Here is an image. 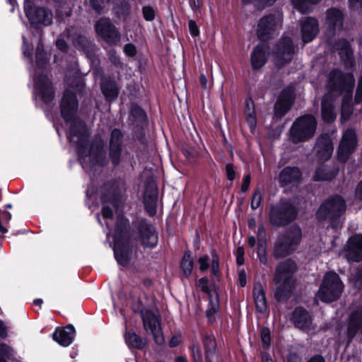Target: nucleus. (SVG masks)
<instances>
[{"label":"nucleus","instance_id":"obj_1","mask_svg":"<svg viewBox=\"0 0 362 362\" xmlns=\"http://www.w3.org/2000/svg\"><path fill=\"white\" fill-rule=\"evenodd\" d=\"M60 115L66 124H70L69 129L67 134V139L72 141L76 136H79L78 144L83 148L86 139L88 136L86 134L87 126L85 122L77 117L78 110V100L76 94L66 89L64 91L61 101L59 103Z\"/></svg>","mask_w":362,"mask_h":362},{"label":"nucleus","instance_id":"obj_2","mask_svg":"<svg viewBox=\"0 0 362 362\" xmlns=\"http://www.w3.org/2000/svg\"><path fill=\"white\" fill-rule=\"evenodd\" d=\"M114 257L119 266L127 267L132 260L133 244L129 220L124 215H118L113 231Z\"/></svg>","mask_w":362,"mask_h":362},{"label":"nucleus","instance_id":"obj_3","mask_svg":"<svg viewBox=\"0 0 362 362\" xmlns=\"http://www.w3.org/2000/svg\"><path fill=\"white\" fill-rule=\"evenodd\" d=\"M346 204L344 197L339 194H333L325 199L317 209L315 216L319 222L329 220L332 228L339 226L341 216L345 213Z\"/></svg>","mask_w":362,"mask_h":362},{"label":"nucleus","instance_id":"obj_4","mask_svg":"<svg viewBox=\"0 0 362 362\" xmlns=\"http://www.w3.org/2000/svg\"><path fill=\"white\" fill-rule=\"evenodd\" d=\"M302 240V230L298 224L287 228L280 233L274 244L273 256L275 259L284 258L294 253Z\"/></svg>","mask_w":362,"mask_h":362},{"label":"nucleus","instance_id":"obj_5","mask_svg":"<svg viewBox=\"0 0 362 362\" xmlns=\"http://www.w3.org/2000/svg\"><path fill=\"white\" fill-rule=\"evenodd\" d=\"M298 209L289 200H280L272 204L268 214L270 225L275 228H284L293 223L298 218Z\"/></svg>","mask_w":362,"mask_h":362},{"label":"nucleus","instance_id":"obj_6","mask_svg":"<svg viewBox=\"0 0 362 362\" xmlns=\"http://www.w3.org/2000/svg\"><path fill=\"white\" fill-rule=\"evenodd\" d=\"M344 284L334 271L325 273L317 293L322 303H331L338 300L344 291Z\"/></svg>","mask_w":362,"mask_h":362},{"label":"nucleus","instance_id":"obj_7","mask_svg":"<svg viewBox=\"0 0 362 362\" xmlns=\"http://www.w3.org/2000/svg\"><path fill=\"white\" fill-rule=\"evenodd\" d=\"M317 121L311 114L297 117L290 129V137L293 143L298 144L311 139L316 132Z\"/></svg>","mask_w":362,"mask_h":362},{"label":"nucleus","instance_id":"obj_8","mask_svg":"<svg viewBox=\"0 0 362 362\" xmlns=\"http://www.w3.org/2000/svg\"><path fill=\"white\" fill-rule=\"evenodd\" d=\"M86 134L88 136L83 145L84 148H81L78 143L79 136H76V139H73L72 141H69L75 148L80 164L83 169L89 171H93L95 166L104 168L108 163L105 152L88 153V139L90 138V133L88 129H86Z\"/></svg>","mask_w":362,"mask_h":362},{"label":"nucleus","instance_id":"obj_9","mask_svg":"<svg viewBox=\"0 0 362 362\" xmlns=\"http://www.w3.org/2000/svg\"><path fill=\"white\" fill-rule=\"evenodd\" d=\"M23 9L31 28L41 30V26H49L52 23L53 14L47 7L35 6L33 0H24Z\"/></svg>","mask_w":362,"mask_h":362},{"label":"nucleus","instance_id":"obj_10","mask_svg":"<svg viewBox=\"0 0 362 362\" xmlns=\"http://www.w3.org/2000/svg\"><path fill=\"white\" fill-rule=\"evenodd\" d=\"M203 351L195 345L190 347L194 362H215L217 358V341L213 332L201 336Z\"/></svg>","mask_w":362,"mask_h":362},{"label":"nucleus","instance_id":"obj_11","mask_svg":"<svg viewBox=\"0 0 362 362\" xmlns=\"http://www.w3.org/2000/svg\"><path fill=\"white\" fill-rule=\"evenodd\" d=\"M136 228L139 243L144 248L154 249L158 244V233L152 223L146 218L132 222Z\"/></svg>","mask_w":362,"mask_h":362},{"label":"nucleus","instance_id":"obj_12","mask_svg":"<svg viewBox=\"0 0 362 362\" xmlns=\"http://www.w3.org/2000/svg\"><path fill=\"white\" fill-rule=\"evenodd\" d=\"M95 34L102 41L110 47L119 45L122 35L119 29L107 17H103L94 24Z\"/></svg>","mask_w":362,"mask_h":362},{"label":"nucleus","instance_id":"obj_13","mask_svg":"<svg viewBox=\"0 0 362 362\" xmlns=\"http://www.w3.org/2000/svg\"><path fill=\"white\" fill-rule=\"evenodd\" d=\"M295 47L292 39L288 36H282L273 48L275 66L281 69L289 64L293 59Z\"/></svg>","mask_w":362,"mask_h":362},{"label":"nucleus","instance_id":"obj_14","mask_svg":"<svg viewBox=\"0 0 362 362\" xmlns=\"http://www.w3.org/2000/svg\"><path fill=\"white\" fill-rule=\"evenodd\" d=\"M295 100V88L293 85H288L283 88L274 104L273 119H281L291 109Z\"/></svg>","mask_w":362,"mask_h":362},{"label":"nucleus","instance_id":"obj_15","mask_svg":"<svg viewBox=\"0 0 362 362\" xmlns=\"http://www.w3.org/2000/svg\"><path fill=\"white\" fill-rule=\"evenodd\" d=\"M124 133L119 128H114L110 135L108 156L114 168H117L122 162Z\"/></svg>","mask_w":362,"mask_h":362},{"label":"nucleus","instance_id":"obj_16","mask_svg":"<svg viewBox=\"0 0 362 362\" xmlns=\"http://www.w3.org/2000/svg\"><path fill=\"white\" fill-rule=\"evenodd\" d=\"M279 18L273 13L264 15L257 22L256 34L257 39L267 43L273 38L278 29Z\"/></svg>","mask_w":362,"mask_h":362},{"label":"nucleus","instance_id":"obj_17","mask_svg":"<svg viewBox=\"0 0 362 362\" xmlns=\"http://www.w3.org/2000/svg\"><path fill=\"white\" fill-rule=\"evenodd\" d=\"M34 89L40 100L49 105L55 98V88L52 80L45 73H40L34 78Z\"/></svg>","mask_w":362,"mask_h":362},{"label":"nucleus","instance_id":"obj_18","mask_svg":"<svg viewBox=\"0 0 362 362\" xmlns=\"http://www.w3.org/2000/svg\"><path fill=\"white\" fill-rule=\"evenodd\" d=\"M354 83L352 73L344 74L339 69H334L329 73L328 86L332 90L342 93L345 90H352Z\"/></svg>","mask_w":362,"mask_h":362},{"label":"nucleus","instance_id":"obj_19","mask_svg":"<svg viewBox=\"0 0 362 362\" xmlns=\"http://www.w3.org/2000/svg\"><path fill=\"white\" fill-rule=\"evenodd\" d=\"M357 146V136L353 129H347L343 134L337 149L338 160L346 162Z\"/></svg>","mask_w":362,"mask_h":362},{"label":"nucleus","instance_id":"obj_20","mask_svg":"<svg viewBox=\"0 0 362 362\" xmlns=\"http://www.w3.org/2000/svg\"><path fill=\"white\" fill-rule=\"evenodd\" d=\"M144 327L146 331L150 330L156 344L160 345L164 342V337L160 327V322L157 315L150 310L142 315Z\"/></svg>","mask_w":362,"mask_h":362},{"label":"nucleus","instance_id":"obj_21","mask_svg":"<svg viewBox=\"0 0 362 362\" xmlns=\"http://www.w3.org/2000/svg\"><path fill=\"white\" fill-rule=\"evenodd\" d=\"M344 256L349 262L362 261V234L351 236L344 246Z\"/></svg>","mask_w":362,"mask_h":362},{"label":"nucleus","instance_id":"obj_22","mask_svg":"<svg viewBox=\"0 0 362 362\" xmlns=\"http://www.w3.org/2000/svg\"><path fill=\"white\" fill-rule=\"evenodd\" d=\"M302 172L298 167L286 166L279 173L278 181L281 187L295 186L302 180Z\"/></svg>","mask_w":362,"mask_h":362},{"label":"nucleus","instance_id":"obj_23","mask_svg":"<svg viewBox=\"0 0 362 362\" xmlns=\"http://www.w3.org/2000/svg\"><path fill=\"white\" fill-rule=\"evenodd\" d=\"M269 47L267 44L259 43L254 47L250 54V64L252 70L262 69L268 61Z\"/></svg>","mask_w":362,"mask_h":362},{"label":"nucleus","instance_id":"obj_24","mask_svg":"<svg viewBox=\"0 0 362 362\" xmlns=\"http://www.w3.org/2000/svg\"><path fill=\"white\" fill-rule=\"evenodd\" d=\"M291 321L295 327L301 330H306L310 328L313 317L305 308L297 306L291 313Z\"/></svg>","mask_w":362,"mask_h":362},{"label":"nucleus","instance_id":"obj_25","mask_svg":"<svg viewBox=\"0 0 362 362\" xmlns=\"http://www.w3.org/2000/svg\"><path fill=\"white\" fill-rule=\"evenodd\" d=\"M119 194L117 182L114 180H107L102 186L100 202L102 204H115L119 201Z\"/></svg>","mask_w":362,"mask_h":362},{"label":"nucleus","instance_id":"obj_26","mask_svg":"<svg viewBox=\"0 0 362 362\" xmlns=\"http://www.w3.org/2000/svg\"><path fill=\"white\" fill-rule=\"evenodd\" d=\"M158 199V187L156 186L153 187L149 185H146L143 203L145 211L150 217H153L157 214Z\"/></svg>","mask_w":362,"mask_h":362},{"label":"nucleus","instance_id":"obj_27","mask_svg":"<svg viewBox=\"0 0 362 362\" xmlns=\"http://www.w3.org/2000/svg\"><path fill=\"white\" fill-rule=\"evenodd\" d=\"M100 87L107 102L112 103L117 99L119 87L113 77L108 76L103 78L100 83Z\"/></svg>","mask_w":362,"mask_h":362},{"label":"nucleus","instance_id":"obj_28","mask_svg":"<svg viewBox=\"0 0 362 362\" xmlns=\"http://www.w3.org/2000/svg\"><path fill=\"white\" fill-rule=\"evenodd\" d=\"M357 334H362V305L349 315L347 325V337L352 341Z\"/></svg>","mask_w":362,"mask_h":362},{"label":"nucleus","instance_id":"obj_29","mask_svg":"<svg viewBox=\"0 0 362 362\" xmlns=\"http://www.w3.org/2000/svg\"><path fill=\"white\" fill-rule=\"evenodd\" d=\"M344 14L339 8L331 7L326 11V25L328 31L335 33L337 29L343 27Z\"/></svg>","mask_w":362,"mask_h":362},{"label":"nucleus","instance_id":"obj_30","mask_svg":"<svg viewBox=\"0 0 362 362\" xmlns=\"http://www.w3.org/2000/svg\"><path fill=\"white\" fill-rule=\"evenodd\" d=\"M302 40L304 43H309L313 40L319 32V23L316 18L307 17L300 22Z\"/></svg>","mask_w":362,"mask_h":362},{"label":"nucleus","instance_id":"obj_31","mask_svg":"<svg viewBox=\"0 0 362 362\" xmlns=\"http://www.w3.org/2000/svg\"><path fill=\"white\" fill-rule=\"evenodd\" d=\"M317 156L325 162L330 159L334 151L332 141L327 134H322L317 141Z\"/></svg>","mask_w":362,"mask_h":362},{"label":"nucleus","instance_id":"obj_32","mask_svg":"<svg viewBox=\"0 0 362 362\" xmlns=\"http://www.w3.org/2000/svg\"><path fill=\"white\" fill-rule=\"evenodd\" d=\"M75 334V327L69 324L64 327H57L52 334V339L61 346L66 347L73 342Z\"/></svg>","mask_w":362,"mask_h":362},{"label":"nucleus","instance_id":"obj_33","mask_svg":"<svg viewBox=\"0 0 362 362\" xmlns=\"http://www.w3.org/2000/svg\"><path fill=\"white\" fill-rule=\"evenodd\" d=\"M124 339L127 346L130 349L143 351L148 347V339L137 334L133 329L125 331Z\"/></svg>","mask_w":362,"mask_h":362},{"label":"nucleus","instance_id":"obj_34","mask_svg":"<svg viewBox=\"0 0 362 362\" xmlns=\"http://www.w3.org/2000/svg\"><path fill=\"white\" fill-rule=\"evenodd\" d=\"M298 270L296 262L291 258H288L279 263L276 269L275 280L278 284L284 275L293 276Z\"/></svg>","mask_w":362,"mask_h":362},{"label":"nucleus","instance_id":"obj_35","mask_svg":"<svg viewBox=\"0 0 362 362\" xmlns=\"http://www.w3.org/2000/svg\"><path fill=\"white\" fill-rule=\"evenodd\" d=\"M129 117L136 123L137 128L144 129L148 124V118L146 111L136 103L132 105Z\"/></svg>","mask_w":362,"mask_h":362},{"label":"nucleus","instance_id":"obj_36","mask_svg":"<svg viewBox=\"0 0 362 362\" xmlns=\"http://www.w3.org/2000/svg\"><path fill=\"white\" fill-rule=\"evenodd\" d=\"M194 265V261L192 257V252L186 250L180 262V278L182 279H189L192 274Z\"/></svg>","mask_w":362,"mask_h":362},{"label":"nucleus","instance_id":"obj_37","mask_svg":"<svg viewBox=\"0 0 362 362\" xmlns=\"http://www.w3.org/2000/svg\"><path fill=\"white\" fill-rule=\"evenodd\" d=\"M252 296L257 312L264 313L267 309L266 294L260 284H255L252 289Z\"/></svg>","mask_w":362,"mask_h":362},{"label":"nucleus","instance_id":"obj_38","mask_svg":"<svg viewBox=\"0 0 362 362\" xmlns=\"http://www.w3.org/2000/svg\"><path fill=\"white\" fill-rule=\"evenodd\" d=\"M321 117L325 123L331 124L336 119L334 107L331 100L323 96L321 101Z\"/></svg>","mask_w":362,"mask_h":362},{"label":"nucleus","instance_id":"obj_39","mask_svg":"<svg viewBox=\"0 0 362 362\" xmlns=\"http://www.w3.org/2000/svg\"><path fill=\"white\" fill-rule=\"evenodd\" d=\"M335 47L338 50L341 59L348 61L353 59L354 52L347 39H339L335 42Z\"/></svg>","mask_w":362,"mask_h":362},{"label":"nucleus","instance_id":"obj_40","mask_svg":"<svg viewBox=\"0 0 362 362\" xmlns=\"http://www.w3.org/2000/svg\"><path fill=\"white\" fill-rule=\"evenodd\" d=\"M244 113L247 122L250 128L255 127L257 124V115L255 108V103L251 97H247L244 103Z\"/></svg>","mask_w":362,"mask_h":362},{"label":"nucleus","instance_id":"obj_41","mask_svg":"<svg viewBox=\"0 0 362 362\" xmlns=\"http://www.w3.org/2000/svg\"><path fill=\"white\" fill-rule=\"evenodd\" d=\"M337 174L338 169L328 170L325 166H319L315 169L313 180L316 182L331 181L337 177Z\"/></svg>","mask_w":362,"mask_h":362},{"label":"nucleus","instance_id":"obj_42","mask_svg":"<svg viewBox=\"0 0 362 362\" xmlns=\"http://www.w3.org/2000/svg\"><path fill=\"white\" fill-rule=\"evenodd\" d=\"M74 46L79 51L89 53L93 50L95 44L83 35H78L73 38Z\"/></svg>","mask_w":362,"mask_h":362},{"label":"nucleus","instance_id":"obj_43","mask_svg":"<svg viewBox=\"0 0 362 362\" xmlns=\"http://www.w3.org/2000/svg\"><path fill=\"white\" fill-rule=\"evenodd\" d=\"M130 11L131 6L129 2L125 0L121 1L114 7V12L119 19L126 20L130 14Z\"/></svg>","mask_w":362,"mask_h":362},{"label":"nucleus","instance_id":"obj_44","mask_svg":"<svg viewBox=\"0 0 362 362\" xmlns=\"http://www.w3.org/2000/svg\"><path fill=\"white\" fill-rule=\"evenodd\" d=\"M210 254L212 257L211 259V274L212 276H215L216 278H221V272L220 270V258L219 255L218 254V252L216 249L212 248L210 250Z\"/></svg>","mask_w":362,"mask_h":362},{"label":"nucleus","instance_id":"obj_45","mask_svg":"<svg viewBox=\"0 0 362 362\" xmlns=\"http://www.w3.org/2000/svg\"><path fill=\"white\" fill-rule=\"evenodd\" d=\"M35 63L40 69H43L47 64V52L43 45L38 44L35 50Z\"/></svg>","mask_w":362,"mask_h":362},{"label":"nucleus","instance_id":"obj_46","mask_svg":"<svg viewBox=\"0 0 362 362\" xmlns=\"http://www.w3.org/2000/svg\"><path fill=\"white\" fill-rule=\"evenodd\" d=\"M292 290L291 288H286L284 286L279 285L276 287L274 292V298L279 302H286L291 296Z\"/></svg>","mask_w":362,"mask_h":362},{"label":"nucleus","instance_id":"obj_47","mask_svg":"<svg viewBox=\"0 0 362 362\" xmlns=\"http://www.w3.org/2000/svg\"><path fill=\"white\" fill-rule=\"evenodd\" d=\"M109 2L110 0H89V7L95 14L101 15Z\"/></svg>","mask_w":362,"mask_h":362},{"label":"nucleus","instance_id":"obj_48","mask_svg":"<svg viewBox=\"0 0 362 362\" xmlns=\"http://www.w3.org/2000/svg\"><path fill=\"white\" fill-rule=\"evenodd\" d=\"M105 143L101 137L94 138L90 144H88V153L105 152Z\"/></svg>","mask_w":362,"mask_h":362},{"label":"nucleus","instance_id":"obj_49","mask_svg":"<svg viewBox=\"0 0 362 362\" xmlns=\"http://www.w3.org/2000/svg\"><path fill=\"white\" fill-rule=\"evenodd\" d=\"M12 218L11 214L6 211V209H0V233L2 234L6 233L8 232L7 228L3 226V223L7 224L9 223ZM4 235H0V240L4 239Z\"/></svg>","mask_w":362,"mask_h":362},{"label":"nucleus","instance_id":"obj_50","mask_svg":"<svg viewBox=\"0 0 362 362\" xmlns=\"http://www.w3.org/2000/svg\"><path fill=\"white\" fill-rule=\"evenodd\" d=\"M259 337L264 350H268L271 347V331L268 327H262L260 329Z\"/></svg>","mask_w":362,"mask_h":362},{"label":"nucleus","instance_id":"obj_51","mask_svg":"<svg viewBox=\"0 0 362 362\" xmlns=\"http://www.w3.org/2000/svg\"><path fill=\"white\" fill-rule=\"evenodd\" d=\"M322 0H291L292 5L301 13H305L308 4L315 5Z\"/></svg>","mask_w":362,"mask_h":362},{"label":"nucleus","instance_id":"obj_52","mask_svg":"<svg viewBox=\"0 0 362 362\" xmlns=\"http://www.w3.org/2000/svg\"><path fill=\"white\" fill-rule=\"evenodd\" d=\"M208 298L209 304L205 315H216L217 313L219 312L220 310L219 296L218 294L216 295V302L214 301L212 296H208Z\"/></svg>","mask_w":362,"mask_h":362},{"label":"nucleus","instance_id":"obj_53","mask_svg":"<svg viewBox=\"0 0 362 362\" xmlns=\"http://www.w3.org/2000/svg\"><path fill=\"white\" fill-rule=\"evenodd\" d=\"M142 15L146 21H153L156 18V11L151 6H144L142 7Z\"/></svg>","mask_w":362,"mask_h":362},{"label":"nucleus","instance_id":"obj_54","mask_svg":"<svg viewBox=\"0 0 362 362\" xmlns=\"http://www.w3.org/2000/svg\"><path fill=\"white\" fill-rule=\"evenodd\" d=\"M262 202V195L260 189L259 188L256 189L252 194L251 199V209L252 210L257 209Z\"/></svg>","mask_w":362,"mask_h":362},{"label":"nucleus","instance_id":"obj_55","mask_svg":"<svg viewBox=\"0 0 362 362\" xmlns=\"http://www.w3.org/2000/svg\"><path fill=\"white\" fill-rule=\"evenodd\" d=\"M209 260L210 257L208 255H204L198 258L199 269L202 273L206 272L210 268Z\"/></svg>","mask_w":362,"mask_h":362},{"label":"nucleus","instance_id":"obj_56","mask_svg":"<svg viewBox=\"0 0 362 362\" xmlns=\"http://www.w3.org/2000/svg\"><path fill=\"white\" fill-rule=\"evenodd\" d=\"M209 279L207 276L200 278L197 281V286L200 287L202 291L208 295L211 296V290L209 286Z\"/></svg>","mask_w":362,"mask_h":362},{"label":"nucleus","instance_id":"obj_57","mask_svg":"<svg viewBox=\"0 0 362 362\" xmlns=\"http://www.w3.org/2000/svg\"><path fill=\"white\" fill-rule=\"evenodd\" d=\"M107 57L109 61L115 66L121 65L122 62L119 56L117 54V51L115 49H110L107 51Z\"/></svg>","mask_w":362,"mask_h":362},{"label":"nucleus","instance_id":"obj_58","mask_svg":"<svg viewBox=\"0 0 362 362\" xmlns=\"http://www.w3.org/2000/svg\"><path fill=\"white\" fill-rule=\"evenodd\" d=\"M139 129V130L135 132L136 139L141 145H142L145 148H146L148 147V140L144 132V129Z\"/></svg>","mask_w":362,"mask_h":362},{"label":"nucleus","instance_id":"obj_59","mask_svg":"<svg viewBox=\"0 0 362 362\" xmlns=\"http://www.w3.org/2000/svg\"><path fill=\"white\" fill-rule=\"evenodd\" d=\"M124 53L129 57H134L137 53L136 47L133 43H127L124 46Z\"/></svg>","mask_w":362,"mask_h":362},{"label":"nucleus","instance_id":"obj_60","mask_svg":"<svg viewBox=\"0 0 362 362\" xmlns=\"http://www.w3.org/2000/svg\"><path fill=\"white\" fill-rule=\"evenodd\" d=\"M284 362H302V358L297 352L289 351L286 355Z\"/></svg>","mask_w":362,"mask_h":362},{"label":"nucleus","instance_id":"obj_61","mask_svg":"<svg viewBox=\"0 0 362 362\" xmlns=\"http://www.w3.org/2000/svg\"><path fill=\"white\" fill-rule=\"evenodd\" d=\"M23 55L29 60H32L33 59V47L31 45L26 44L25 37H23Z\"/></svg>","mask_w":362,"mask_h":362},{"label":"nucleus","instance_id":"obj_62","mask_svg":"<svg viewBox=\"0 0 362 362\" xmlns=\"http://www.w3.org/2000/svg\"><path fill=\"white\" fill-rule=\"evenodd\" d=\"M354 287L362 288V269H358L353 275Z\"/></svg>","mask_w":362,"mask_h":362},{"label":"nucleus","instance_id":"obj_63","mask_svg":"<svg viewBox=\"0 0 362 362\" xmlns=\"http://www.w3.org/2000/svg\"><path fill=\"white\" fill-rule=\"evenodd\" d=\"M188 27L190 35L195 37H198L200 34L199 28L197 25V23L194 20H189L188 21Z\"/></svg>","mask_w":362,"mask_h":362},{"label":"nucleus","instance_id":"obj_64","mask_svg":"<svg viewBox=\"0 0 362 362\" xmlns=\"http://www.w3.org/2000/svg\"><path fill=\"white\" fill-rule=\"evenodd\" d=\"M132 309L134 313H137L139 314H141V315H144V312L145 310L144 304L143 303L142 300L141 298H139L133 304H132Z\"/></svg>","mask_w":362,"mask_h":362}]
</instances>
